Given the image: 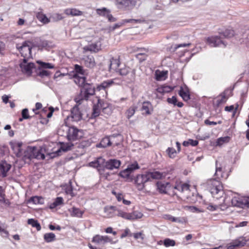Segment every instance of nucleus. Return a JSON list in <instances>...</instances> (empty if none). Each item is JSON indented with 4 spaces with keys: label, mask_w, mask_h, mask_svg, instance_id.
<instances>
[{
    "label": "nucleus",
    "mask_w": 249,
    "mask_h": 249,
    "mask_svg": "<svg viewBox=\"0 0 249 249\" xmlns=\"http://www.w3.org/2000/svg\"><path fill=\"white\" fill-rule=\"evenodd\" d=\"M79 85L82 86L81 92L79 95L74 99L76 104L81 105L83 101H87L89 97L94 95L95 93V87L92 84L86 83V77H81L79 79Z\"/></svg>",
    "instance_id": "1"
},
{
    "label": "nucleus",
    "mask_w": 249,
    "mask_h": 249,
    "mask_svg": "<svg viewBox=\"0 0 249 249\" xmlns=\"http://www.w3.org/2000/svg\"><path fill=\"white\" fill-rule=\"evenodd\" d=\"M205 185L213 197L219 199L222 197L224 193L223 186L219 181L211 179L207 181Z\"/></svg>",
    "instance_id": "2"
},
{
    "label": "nucleus",
    "mask_w": 249,
    "mask_h": 249,
    "mask_svg": "<svg viewBox=\"0 0 249 249\" xmlns=\"http://www.w3.org/2000/svg\"><path fill=\"white\" fill-rule=\"evenodd\" d=\"M80 130L74 126L70 127L64 124L61 126L58 130V133L61 135H66L69 141H75L77 140L81 136L79 135Z\"/></svg>",
    "instance_id": "3"
},
{
    "label": "nucleus",
    "mask_w": 249,
    "mask_h": 249,
    "mask_svg": "<svg viewBox=\"0 0 249 249\" xmlns=\"http://www.w3.org/2000/svg\"><path fill=\"white\" fill-rule=\"evenodd\" d=\"M16 47L17 49L20 52L21 56L23 59L32 58L31 50L32 42L29 41H25L22 44H17Z\"/></svg>",
    "instance_id": "4"
},
{
    "label": "nucleus",
    "mask_w": 249,
    "mask_h": 249,
    "mask_svg": "<svg viewBox=\"0 0 249 249\" xmlns=\"http://www.w3.org/2000/svg\"><path fill=\"white\" fill-rule=\"evenodd\" d=\"M207 43L212 47H225L228 43L223 37L218 36H213L207 38Z\"/></svg>",
    "instance_id": "5"
},
{
    "label": "nucleus",
    "mask_w": 249,
    "mask_h": 249,
    "mask_svg": "<svg viewBox=\"0 0 249 249\" xmlns=\"http://www.w3.org/2000/svg\"><path fill=\"white\" fill-rule=\"evenodd\" d=\"M157 189L160 194H168L170 196L176 195L174 190L171 191L172 186L169 182L159 181L156 183Z\"/></svg>",
    "instance_id": "6"
},
{
    "label": "nucleus",
    "mask_w": 249,
    "mask_h": 249,
    "mask_svg": "<svg viewBox=\"0 0 249 249\" xmlns=\"http://www.w3.org/2000/svg\"><path fill=\"white\" fill-rule=\"evenodd\" d=\"M101 109L103 112H105L107 110L108 113L110 112V109L108 107V104L104 102L103 100L98 98L97 99V103L94 105L93 107L92 116L94 117L98 116Z\"/></svg>",
    "instance_id": "7"
},
{
    "label": "nucleus",
    "mask_w": 249,
    "mask_h": 249,
    "mask_svg": "<svg viewBox=\"0 0 249 249\" xmlns=\"http://www.w3.org/2000/svg\"><path fill=\"white\" fill-rule=\"evenodd\" d=\"M231 202L234 206L249 208V197L235 196L232 198Z\"/></svg>",
    "instance_id": "8"
},
{
    "label": "nucleus",
    "mask_w": 249,
    "mask_h": 249,
    "mask_svg": "<svg viewBox=\"0 0 249 249\" xmlns=\"http://www.w3.org/2000/svg\"><path fill=\"white\" fill-rule=\"evenodd\" d=\"M114 2L119 9H131L136 4V0H114Z\"/></svg>",
    "instance_id": "9"
},
{
    "label": "nucleus",
    "mask_w": 249,
    "mask_h": 249,
    "mask_svg": "<svg viewBox=\"0 0 249 249\" xmlns=\"http://www.w3.org/2000/svg\"><path fill=\"white\" fill-rule=\"evenodd\" d=\"M111 242L112 239L107 235L102 236L97 234L93 236L92 239V242L96 245L102 247L104 246L106 243Z\"/></svg>",
    "instance_id": "10"
},
{
    "label": "nucleus",
    "mask_w": 249,
    "mask_h": 249,
    "mask_svg": "<svg viewBox=\"0 0 249 249\" xmlns=\"http://www.w3.org/2000/svg\"><path fill=\"white\" fill-rule=\"evenodd\" d=\"M149 181L147 174L138 175L135 180V183L138 189L140 191L142 190L144 187V184Z\"/></svg>",
    "instance_id": "11"
},
{
    "label": "nucleus",
    "mask_w": 249,
    "mask_h": 249,
    "mask_svg": "<svg viewBox=\"0 0 249 249\" xmlns=\"http://www.w3.org/2000/svg\"><path fill=\"white\" fill-rule=\"evenodd\" d=\"M119 73L120 75L122 76H128V81L127 82L129 83L135 80V72L134 70H132L131 71H130V69L129 68L124 67V68H122L119 70Z\"/></svg>",
    "instance_id": "12"
},
{
    "label": "nucleus",
    "mask_w": 249,
    "mask_h": 249,
    "mask_svg": "<svg viewBox=\"0 0 249 249\" xmlns=\"http://www.w3.org/2000/svg\"><path fill=\"white\" fill-rule=\"evenodd\" d=\"M78 104L74 106L71 110V117L73 121L78 122L82 118V114L78 108Z\"/></svg>",
    "instance_id": "13"
},
{
    "label": "nucleus",
    "mask_w": 249,
    "mask_h": 249,
    "mask_svg": "<svg viewBox=\"0 0 249 249\" xmlns=\"http://www.w3.org/2000/svg\"><path fill=\"white\" fill-rule=\"evenodd\" d=\"M21 157L25 162H29L31 160L34 159V147H27L23 152Z\"/></svg>",
    "instance_id": "14"
},
{
    "label": "nucleus",
    "mask_w": 249,
    "mask_h": 249,
    "mask_svg": "<svg viewBox=\"0 0 249 249\" xmlns=\"http://www.w3.org/2000/svg\"><path fill=\"white\" fill-rule=\"evenodd\" d=\"M29 59H23V62L20 64V67L21 68L22 71L27 73H31L32 69L35 66L33 63H28Z\"/></svg>",
    "instance_id": "15"
},
{
    "label": "nucleus",
    "mask_w": 249,
    "mask_h": 249,
    "mask_svg": "<svg viewBox=\"0 0 249 249\" xmlns=\"http://www.w3.org/2000/svg\"><path fill=\"white\" fill-rule=\"evenodd\" d=\"M121 164V161L116 159H110L105 161L104 166L107 169L113 170L114 169H118L120 166Z\"/></svg>",
    "instance_id": "16"
},
{
    "label": "nucleus",
    "mask_w": 249,
    "mask_h": 249,
    "mask_svg": "<svg viewBox=\"0 0 249 249\" xmlns=\"http://www.w3.org/2000/svg\"><path fill=\"white\" fill-rule=\"evenodd\" d=\"M105 160L102 157L98 158L96 160L89 163L90 167L97 168L98 170L102 169L104 167Z\"/></svg>",
    "instance_id": "17"
},
{
    "label": "nucleus",
    "mask_w": 249,
    "mask_h": 249,
    "mask_svg": "<svg viewBox=\"0 0 249 249\" xmlns=\"http://www.w3.org/2000/svg\"><path fill=\"white\" fill-rule=\"evenodd\" d=\"M11 168V164L8 163L6 161L2 160L0 162V172L2 178L7 177V173Z\"/></svg>",
    "instance_id": "18"
},
{
    "label": "nucleus",
    "mask_w": 249,
    "mask_h": 249,
    "mask_svg": "<svg viewBox=\"0 0 249 249\" xmlns=\"http://www.w3.org/2000/svg\"><path fill=\"white\" fill-rule=\"evenodd\" d=\"M82 63L87 68L92 69L95 66V62L93 56H86L82 59Z\"/></svg>",
    "instance_id": "19"
},
{
    "label": "nucleus",
    "mask_w": 249,
    "mask_h": 249,
    "mask_svg": "<svg viewBox=\"0 0 249 249\" xmlns=\"http://www.w3.org/2000/svg\"><path fill=\"white\" fill-rule=\"evenodd\" d=\"M111 141H113V137H105L96 146L99 148H106L111 145Z\"/></svg>",
    "instance_id": "20"
},
{
    "label": "nucleus",
    "mask_w": 249,
    "mask_h": 249,
    "mask_svg": "<svg viewBox=\"0 0 249 249\" xmlns=\"http://www.w3.org/2000/svg\"><path fill=\"white\" fill-rule=\"evenodd\" d=\"M114 83L113 80H108L103 81L97 87L98 90H106Z\"/></svg>",
    "instance_id": "21"
},
{
    "label": "nucleus",
    "mask_w": 249,
    "mask_h": 249,
    "mask_svg": "<svg viewBox=\"0 0 249 249\" xmlns=\"http://www.w3.org/2000/svg\"><path fill=\"white\" fill-rule=\"evenodd\" d=\"M22 143L21 142H17L13 144L12 147L15 154L18 157H21L22 156V149L21 146Z\"/></svg>",
    "instance_id": "22"
},
{
    "label": "nucleus",
    "mask_w": 249,
    "mask_h": 249,
    "mask_svg": "<svg viewBox=\"0 0 249 249\" xmlns=\"http://www.w3.org/2000/svg\"><path fill=\"white\" fill-rule=\"evenodd\" d=\"M219 33L225 40L233 36L234 35V31L231 29H226L224 31L219 32Z\"/></svg>",
    "instance_id": "23"
},
{
    "label": "nucleus",
    "mask_w": 249,
    "mask_h": 249,
    "mask_svg": "<svg viewBox=\"0 0 249 249\" xmlns=\"http://www.w3.org/2000/svg\"><path fill=\"white\" fill-rule=\"evenodd\" d=\"M246 244L245 241L243 239L240 240H236L228 245L227 249H233L236 247L244 246Z\"/></svg>",
    "instance_id": "24"
},
{
    "label": "nucleus",
    "mask_w": 249,
    "mask_h": 249,
    "mask_svg": "<svg viewBox=\"0 0 249 249\" xmlns=\"http://www.w3.org/2000/svg\"><path fill=\"white\" fill-rule=\"evenodd\" d=\"M64 13L68 16H78L82 15V12L75 8H68L65 10Z\"/></svg>",
    "instance_id": "25"
},
{
    "label": "nucleus",
    "mask_w": 249,
    "mask_h": 249,
    "mask_svg": "<svg viewBox=\"0 0 249 249\" xmlns=\"http://www.w3.org/2000/svg\"><path fill=\"white\" fill-rule=\"evenodd\" d=\"M84 50L86 51L97 53L100 50V46L98 45L97 43H92L85 46Z\"/></svg>",
    "instance_id": "26"
},
{
    "label": "nucleus",
    "mask_w": 249,
    "mask_h": 249,
    "mask_svg": "<svg viewBox=\"0 0 249 249\" xmlns=\"http://www.w3.org/2000/svg\"><path fill=\"white\" fill-rule=\"evenodd\" d=\"M152 108V105L149 102H144L142 103L141 110L143 114L146 115L151 114L150 110Z\"/></svg>",
    "instance_id": "27"
},
{
    "label": "nucleus",
    "mask_w": 249,
    "mask_h": 249,
    "mask_svg": "<svg viewBox=\"0 0 249 249\" xmlns=\"http://www.w3.org/2000/svg\"><path fill=\"white\" fill-rule=\"evenodd\" d=\"M190 185L187 183H183L178 184L174 187H172V189H176L178 191L183 193L185 191H188L189 190Z\"/></svg>",
    "instance_id": "28"
},
{
    "label": "nucleus",
    "mask_w": 249,
    "mask_h": 249,
    "mask_svg": "<svg viewBox=\"0 0 249 249\" xmlns=\"http://www.w3.org/2000/svg\"><path fill=\"white\" fill-rule=\"evenodd\" d=\"M178 94L185 101H187L190 99L189 91L187 89H184L182 87L180 88Z\"/></svg>",
    "instance_id": "29"
},
{
    "label": "nucleus",
    "mask_w": 249,
    "mask_h": 249,
    "mask_svg": "<svg viewBox=\"0 0 249 249\" xmlns=\"http://www.w3.org/2000/svg\"><path fill=\"white\" fill-rule=\"evenodd\" d=\"M73 144L71 142L64 143L61 144L60 148L56 151V153L59 155L58 153L61 151L67 152L71 149L73 146Z\"/></svg>",
    "instance_id": "30"
},
{
    "label": "nucleus",
    "mask_w": 249,
    "mask_h": 249,
    "mask_svg": "<svg viewBox=\"0 0 249 249\" xmlns=\"http://www.w3.org/2000/svg\"><path fill=\"white\" fill-rule=\"evenodd\" d=\"M116 207L114 206L106 207L104 211L107 213V217H111L114 216V213L116 212Z\"/></svg>",
    "instance_id": "31"
},
{
    "label": "nucleus",
    "mask_w": 249,
    "mask_h": 249,
    "mask_svg": "<svg viewBox=\"0 0 249 249\" xmlns=\"http://www.w3.org/2000/svg\"><path fill=\"white\" fill-rule=\"evenodd\" d=\"M74 71L76 72V74H80L82 76H79V78L81 77H84V76L87 74V71L84 70L83 67L76 64L74 65Z\"/></svg>",
    "instance_id": "32"
},
{
    "label": "nucleus",
    "mask_w": 249,
    "mask_h": 249,
    "mask_svg": "<svg viewBox=\"0 0 249 249\" xmlns=\"http://www.w3.org/2000/svg\"><path fill=\"white\" fill-rule=\"evenodd\" d=\"M215 175L217 176L218 178H223V171L222 170V167H221L220 164H218V161L216 160V164H215Z\"/></svg>",
    "instance_id": "33"
},
{
    "label": "nucleus",
    "mask_w": 249,
    "mask_h": 249,
    "mask_svg": "<svg viewBox=\"0 0 249 249\" xmlns=\"http://www.w3.org/2000/svg\"><path fill=\"white\" fill-rule=\"evenodd\" d=\"M36 17L39 21L44 24H47L50 21L47 16L42 12H38L36 15Z\"/></svg>",
    "instance_id": "34"
},
{
    "label": "nucleus",
    "mask_w": 249,
    "mask_h": 249,
    "mask_svg": "<svg viewBox=\"0 0 249 249\" xmlns=\"http://www.w3.org/2000/svg\"><path fill=\"white\" fill-rule=\"evenodd\" d=\"M120 65L119 61L117 59L111 58L109 61V71L115 70Z\"/></svg>",
    "instance_id": "35"
},
{
    "label": "nucleus",
    "mask_w": 249,
    "mask_h": 249,
    "mask_svg": "<svg viewBox=\"0 0 249 249\" xmlns=\"http://www.w3.org/2000/svg\"><path fill=\"white\" fill-rule=\"evenodd\" d=\"M149 180L151 179H160L162 177V174L160 172L156 171L153 172L147 173Z\"/></svg>",
    "instance_id": "36"
},
{
    "label": "nucleus",
    "mask_w": 249,
    "mask_h": 249,
    "mask_svg": "<svg viewBox=\"0 0 249 249\" xmlns=\"http://www.w3.org/2000/svg\"><path fill=\"white\" fill-rule=\"evenodd\" d=\"M29 225H31L33 227L36 228L37 231L41 230V226L38 222L33 218L29 219L27 221Z\"/></svg>",
    "instance_id": "37"
},
{
    "label": "nucleus",
    "mask_w": 249,
    "mask_h": 249,
    "mask_svg": "<svg viewBox=\"0 0 249 249\" xmlns=\"http://www.w3.org/2000/svg\"><path fill=\"white\" fill-rule=\"evenodd\" d=\"M143 214L139 211H134L133 213H130L129 220H134L142 217Z\"/></svg>",
    "instance_id": "38"
},
{
    "label": "nucleus",
    "mask_w": 249,
    "mask_h": 249,
    "mask_svg": "<svg viewBox=\"0 0 249 249\" xmlns=\"http://www.w3.org/2000/svg\"><path fill=\"white\" fill-rule=\"evenodd\" d=\"M34 159L44 160L45 158V155L42 153L40 150L34 147Z\"/></svg>",
    "instance_id": "39"
},
{
    "label": "nucleus",
    "mask_w": 249,
    "mask_h": 249,
    "mask_svg": "<svg viewBox=\"0 0 249 249\" xmlns=\"http://www.w3.org/2000/svg\"><path fill=\"white\" fill-rule=\"evenodd\" d=\"M44 239L47 242H51L55 240V235L53 232L47 233L44 235Z\"/></svg>",
    "instance_id": "40"
},
{
    "label": "nucleus",
    "mask_w": 249,
    "mask_h": 249,
    "mask_svg": "<svg viewBox=\"0 0 249 249\" xmlns=\"http://www.w3.org/2000/svg\"><path fill=\"white\" fill-rule=\"evenodd\" d=\"M164 218L172 222L182 223L183 222V219L180 217H175L170 214H166L164 215Z\"/></svg>",
    "instance_id": "41"
},
{
    "label": "nucleus",
    "mask_w": 249,
    "mask_h": 249,
    "mask_svg": "<svg viewBox=\"0 0 249 249\" xmlns=\"http://www.w3.org/2000/svg\"><path fill=\"white\" fill-rule=\"evenodd\" d=\"M37 63L39 64L40 69H53L54 68V65L52 63L44 62L41 61H38Z\"/></svg>",
    "instance_id": "42"
},
{
    "label": "nucleus",
    "mask_w": 249,
    "mask_h": 249,
    "mask_svg": "<svg viewBox=\"0 0 249 249\" xmlns=\"http://www.w3.org/2000/svg\"><path fill=\"white\" fill-rule=\"evenodd\" d=\"M117 215L121 217L124 219L129 220L130 213H127L122 210L116 209Z\"/></svg>",
    "instance_id": "43"
},
{
    "label": "nucleus",
    "mask_w": 249,
    "mask_h": 249,
    "mask_svg": "<svg viewBox=\"0 0 249 249\" xmlns=\"http://www.w3.org/2000/svg\"><path fill=\"white\" fill-rule=\"evenodd\" d=\"M172 90V88L168 86H162L157 89V91L160 93H167Z\"/></svg>",
    "instance_id": "44"
},
{
    "label": "nucleus",
    "mask_w": 249,
    "mask_h": 249,
    "mask_svg": "<svg viewBox=\"0 0 249 249\" xmlns=\"http://www.w3.org/2000/svg\"><path fill=\"white\" fill-rule=\"evenodd\" d=\"M83 213V212L81 211L79 209L75 207L72 208L71 214L72 216L81 217H82Z\"/></svg>",
    "instance_id": "45"
},
{
    "label": "nucleus",
    "mask_w": 249,
    "mask_h": 249,
    "mask_svg": "<svg viewBox=\"0 0 249 249\" xmlns=\"http://www.w3.org/2000/svg\"><path fill=\"white\" fill-rule=\"evenodd\" d=\"M163 245L166 247H173L175 246L176 242L170 238H166L163 241Z\"/></svg>",
    "instance_id": "46"
},
{
    "label": "nucleus",
    "mask_w": 249,
    "mask_h": 249,
    "mask_svg": "<svg viewBox=\"0 0 249 249\" xmlns=\"http://www.w3.org/2000/svg\"><path fill=\"white\" fill-rule=\"evenodd\" d=\"M63 199L61 197H57L51 205V208H54L63 203Z\"/></svg>",
    "instance_id": "47"
},
{
    "label": "nucleus",
    "mask_w": 249,
    "mask_h": 249,
    "mask_svg": "<svg viewBox=\"0 0 249 249\" xmlns=\"http://www.w3.org/2000/svg\"><path fill=\"white\" fill-rule=\"evenodd\" d=\"M219 98H218L216 101L217 105L218 106L226 102V100L227 99V97H226V95L225 92L221 93L220 95Z\"/></svg>",
    "instance_id": "48"
},
{
    "label": "nucleus",
    "mask_w": 249,
    "mask_h": 249,
    "mask_svg": "<svg viewBox=\"0 0 249 249\" xmlns=\"http://www.w3.org/2000/svg\"><path fill=\"white\" fill-rule=\"evenodd\" d=\"M110 13V11L106 8H103L102 9H98L97 10V13L102 16L107 17V15Z\"/></svg>",
    "instance_id": "49"
},
{
    "label": "nucleus",
    "mask_w": 249,
    "mask_h": 249,
    "mask_svg": "<svg viewBox=\"0 0 249 249\" xmlns=\"http://www.w3.org/2000/svg\"><path fill=\"white\" fill-rule=\"evenodd\" d=\"M230 139V137L228 136L219 138L217 140L216 144L217 145L220 146L225 142H228Z\"/></svg>",
    "instance_id": "50"
},
{
    "label": "nucleus",
    "mask_w": 249,
    "mask_h": 249,
    "mask_svg": "<svg viewBox=\"0 0 249 249\" xmlns=\"http://www.w3.org/2000/svg\"><path fill=\"white\" fill-rule=\"evenodd\" d=\"M166 152L170 158H175L177 154L176 150L173 147H168L166 150Z\"/></svg>",
    "instance_id": "51"
},
{
    "label": "nucleus",
    "mask_w": 249,
    "mask_h": 249,
    "mask_svg": "<svg viewBox=\"0 0 249 249\" xmlns=\"http://www.w3.org/2000/svg\"><path fill=\"white\" fill-rule=\"evenodd\" d=\"M4 191L1 186H0V202L3 204H6V200L5 199Z\"/></svg>",
    "instance_id": "52"
},
{
    "label": "nucleus",
    "mask_w": 249,
    "mask_h": 249,
    "mask_svg": "<svg viewBox=\"0 0 249 249\" xmlns=\"http://www.w3.org/2000/svg\"><path fill=\"white\" fill-rule=\"evenodd\" d=\"M139 167H140L138 163L135 162L132 164L128 165L126 169L131 173L134 170L139 169Z\"/></svg>",
    "instance_id": "53"
},
{
    "label": "nucleus",
    "mask_w": 249,
    "mask_h": 249,
    "mask_svg": "<svg viewBox=\"0 0 249 249\" xmlns=\"http://www.w3.org/2000/svg\"><path fill=\"white\" fill-rule=\"evenodd\" d=\"M51 73L49 71L45 70L44 69H40L38 73V75L41 77H44L45 76H49Z\"/></svg>",
    "instance_id": "54"
},
{
    "label": "nucleus",
    "mask_w": 249,
    "mask_h": 249,
    "mask_svg": "<svg viewBox=\"0 0 249 249\" xmlns=\"http://www.w3.org/2000/svg\"><path fill=\"white\" fill-rule=\"evenodd\" d=\"M135 108L134 107H130L126 111V115L128 119H130L135 113Z\"/></svg>",
    "instance_id": "55"
},
{
    "label": "nucleus",
    "mask_w": 249,
    "mask_h": 249,
    "mask_svg": "<svg viewBox=\"0 0 249 249\" xmlns=\"http://www.w3.org/2000/svg\"><path fill=\"white\" fill-rule=\"evenodd\" d=\"M131 172L128 171L127 169H124L123 171H122L119 175L120 176L123 178H128L129 177Z\"/></svg>",
    "instance_id": "56"
},
{
    "label": "nucleus",
    "mask_w": 249,
    "mask_h": 249,
    "mask_svg": "<svg viewBox=\"0 0 249 249\" xmlns=\"http://www.w3.org/2000/svg\"><path fill=\"white\" fill-rule=\"evenodd\" d=\"M166 74L167 72L163 71L160 72L159 73L156 72V79L157 80H161L163 77L166 76Z\"/></svg>",
    "instance_id": "57"
},
{
    "label": "nucleus",
    "mask_w": 249,
    "mask_h": 249,
    "mask_svg": "<svg viewBox=\"0 0 249 249\" xmlns=\"http://www.w3.org/2000/svg\"><path fill=\"white\" fill-rule=\"evenodd\" d=\"M123 25H124V24H123V21L122 20L121 21L115 24L112 26L109 27V30L110 31H113L115 30L116 29L118 28L121 27Z\"/></svg>",
    "instance_id": "58"
},
{
    "label": "nucleus",
    "mask_w": 249,
    "mask_h": 249,
    "mask_svg": "<svg viewBox=\"0 0 249 249\" xmlns=\"http://www.w3.org/2000/svg\"><path fill=\"white\" fill-rule=\"evenodd\" d=\"M167 102L169 104H173L174 106H176L178 100L177 97L175 96H173L171 98H168L167 99Z\"/></svg>",
    "instance_id": "59"
},
{
    "label": "nucleus",
    "mask_w": 249,
    "mask_h": 249,
    "mask_svg": "<svg viewBox=\"0 0 249 249\" xmlns=\"http://www.w3.org/2000/svg\"><path fill=\"white\" fill-rule=\"evenodd\" d=\"M22 117L24 119H29L30 116L28 115V110L27 108H24L22 110Z\"/></svg>",
    "instance_id": "60"
},
{
    "label": "nucleus",
    "mask_w": 249,
    "mask_h": 249,
    "mask_svg": "<svg viewBox=\"0 0 249 249\" xmlns=\"http://www.w3.org/2000/svg\"><path fill=\"white\" fill-rule=\"evenodd\" d=\"M40 199V198L38 196H33V197H32L29 199V202H32L34 204H38L39 203Z\"/></svg>",
    "instance_id": "61"
},
{
    "label": "nucleus",
    "mask_w": 249,
    "mask_h": 249,
    "mask_svg": "<svg viewBox=\"0 0 249 249\" xmlns=\"http://www.w3.org/2000/svg\"><path fill=\"white\" fill-rule=\"evenodd\" d=\"M123 23L124 25L126 23H138L141 21V20L140 19H123L122 20Z\"/></svg>",
    "instance_id": "62"
},
{
    "label": "nucleus",
    "mask_w": 249,
    "mask_h": 249,
    "mask_svg": "<svg viewBox=\"0 0 249 249\" xmlns=\"http://www.w3.org/2000/svg\"><path fill=\"white\" fill-rule=\"evenodd\" d=\"M147 55L145 53H141L137 54L136 56L139 58L141 60H144L146 59Z\"/></svg>",
    "instance_id": "63"
},
{
    "label": "nucleus",
    "mask_w": 249,
    "mask_h": 249,
    "mask_svg": "<svg viewBox=\"0 0 249 249\" xmlns=\"http://www.w3.org/2000/svg\"><path fill=\"white\" fill-rule=\"evenodd\" d=\"M189 210L193 213H200L201 211L199 210L197 207L195 206H189Z\"/></svg>",
    "instance_id": "64"
}]
</instances>
